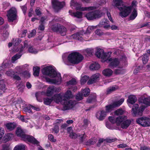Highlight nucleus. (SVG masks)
Returning <instances> with one entry per match:
<instances>
[{"instance_id":"obj_1","label":"nucleus","mask_w":150,"mask_h":150,"mask_svg":"<svg viewBox=\"0 0 150 150\" xmlns=\"http://www.w3.org/2000/svg\"><path fill=\"white\" fill-rule=\"evenodd\" d=\"M42 73L44 75H47L51 78L45 77L44 78H42L43 80H45L47 82L50 83L59 85L62 81L61 74L60 73L55 71L52 67L49 66L45 67L42 70Z\"/></svg>"},{"instance_id":"obj_2","label":"nucleus","mask_w":150,"mask_h":150,"mask_svg":"<svg viewBox=\"0 0 150 150\" xmlns=\"http://www.w3.org/2000/svg\"><path fill=\"white\" fill-rule=\"evenodd\" d=\"M122 0H113L115 6L117 7L119 10L121 11L119 13L122 17H125L129 15L131 12L132 7L126 6L123 5Z\"/></svg>"},{"instance_id":"obj_3","label":"nucleus","mask_w":150,"mask_h":150,"mask_svg":"<svg viewBox=\"0 0 150 150\" xmlns=\"http://www.w3.org/2000/svg\"><path fill=\"white\" fill-rule=\"evenodd\" d=\"M62 98L59 95H56L54 97V99L56 103H60L63 105V108L64 110L72 108L76 103L75 101L69 100H62Z\"/></svg>"},{"instance_id":"obj_4","label":"nucleus","mask_w":150,"mask_h":150,"mask_svg":"<svg viewBox=\"0 0 150 150\" xmlns=\"http://www.w3.org/2000/svg\"><path fill=\"white\" fill-rule=\"evenodd\" d=\"M16 134L18 137H20L22 140L26 142H28L38 145L39 142L32 136L25 134L23 129L20 127L17 128L16 131Z\"/></svg>"},{"instance_id":"obj_5","label":"nucleus","mask_w":150,"mask_h":150,"mask_svg":"<svg viewBox=\"0 0 150 150\" xmlns=\"http://www.w3.org/2000/svg\"><path fill=\"white\" fill-rule=\"evenodd\" d=\"M83 57L79 53L73 52L69 54L68 57V61L73 64H77L83 59Z\"/></svg>"},{"instance_id":"obj_6","label":"nucleus","mask_w":150,"mask_h":150,"mask_svg":"<svg viewBox=\"0 0 150 150\" xmlns=\"http://www.w3.org/2000/svg\"><path fill=\"white\" fill-rule=\"evenodd\" d=\"M111 54V52H109L105 53L103 49L97 48L95 54L97 57L101 59L102 62H105L110 57Z\"/></svg>"},{"instance_id":"obj_7","label":"nucleus","mask_w":150,"mask_h":150,"mask_svg":"<svg viewBox=\"0 0 150 150\" xmlns=\"http://www.w3.org/2000/svg\"><path fill=\"white\" fill-rule=\"evenodd\" d=\"M136 122L139 125L143 127H148L150 126V118L146 117L143 116L137 118Z\"/></svg>"},{"instance_id":"obj_8","label":"nucleus","mask_w":150,"mask_h":150,"mask_svg":"<svg viewBox=\"0 0 150 150\" xmlns=\"http://www.w3.org/2000/svg\"><path fill=\"white\" fill-rule=\"evenodd\" d=\"M139 108V105L137 104H135L133 106L132 112L134 115H141L146 107L142 105Z\"/></svg>"},{"instance_id":"obj_9","label":"nucleus","mask_w":150,"mask_h":150,"mask_svg":"<svg viewBox=\"0 0 150 150\" xmlns=\"http://www.w3.org/2000/svg\"><path fill=\"white\" fill-rule=\"evenodd\" d=\"M71 6L72 7L73 6L75 7L76 10L81 11L91 10L96 8L94 6H90L88 7H82L81 4L75 3L74 0H71Z\"/></svg>"},{"instance_id":"obj_10","label":"nucleus","mask_w":150,"mask_h":150,"mask_svg":"<svg viewBox=\"0 0 150 150\" xmlns=\"http://www.w3.org/2000/svg\"><path fill=\"white\" fill-rule=\"evenodd\" d=\"M124 99L122 98L118 101H115L111 104L106 106V111H105L106 112V114H107L108 113L111 112L113 110L114 108L121 105L124 102Z\"/></svg>"},{"instance_id":"obj_11","label":"nucleus","mask_w":150,"mask_h":150,"mask_svg":"<svg viewBox=\"0 0 150 150\" xmlns=\"http://www.w3.org/2000/svg\"><path fill=\"white\" fill-rule=\"evenodd\" d=\"M52 30L54 32L59 33L62 35L66 34L67 29L63 26L59 24H55L51 27Z\"/></svg>"},{"instance_id":"obj_12","label":"nucleus","mask_w":150,"mask_h":150,"mask_svg":"<svg viewBox=\"0 0 150 150\" xmlns=\"http://www.w3.org/2000/svg\"><path fill=\"white\" fill-rule=\"evenodd\" d=\"M102 15V13L100 11H96L86 14L85 17L88 20H93L100 17Z\"/></svg>"},{"instance_id":"obj_13","label":"nucleus","mask_w":150,"mask_h":150,"mask_svg":"<svg viewBox=\"0 0 150 150\" xmlns=\"http://www.w3.org/2000/svg\"><path fill=\"white\" fill-rule=\"evenodd\" d=\"M120 119V124L119 126H120L123 129H126L128 127L131 123V121L129 119H127V116L125 115L121 116Z\"/></svg>"},{"instance_id":"obj_14","label":"nucleus","mask_w":150,"mask_h":150,"mask_svg":"<svg viewBox=\"0 0 150 150\" xmlns=\"http://www.w3.org/2000/svg\"><path fill=\"white\" fill-rule=\"evenodd\" d=\"M105 62L109 64V67L112 69L119 67L120 66L119 60L117 58H109Z\"/></svg>"},{"instance_id":"obj_15","label":"nucleus","mask_w":150,"mask_h":150,"mask_svg":"<svg viewBox=\"0 0 150 150\" xmlns=\"http://www.w3.org/2000/svg\"><path fill=\"white\" fill-rule=\"evenodd\" d=\"M17 11L14 8H12L8 11L7 16L9 21H13L16 18Z\"/></svg>"},{"instance_id":"obj_16","label":"nucleus","mask_w":150,"mask_h":150,"mask_svg":"<svg viewBox=\"0 0 150 150\" xmlns=\"http://www.w3.org/2000/svg\"><path fill=\"white\" fill-rule=\"evenodd\" d=\"M52 3L54 8L56 10L60 9L65 5L64 2H60L58 0H52Z\"/></svg>"},{"instance_id":"obj_17","label":"nucleus","mask_w":150,"mask_h":150,"mask_svg":"<svg viewBox=\"0 0 150 150\" xmlns=\"http://www.w3.org/2000/svg\"><path fill=\"white\" fill-rule=\"evenodd\" d=\"M100 77V75L99 73H96L93 75L88 81L87 83L88 84H91L95 83L99 79Z\"/></svg>"},{"instance_id":"obj_18","label":"nucleus","mask_w":150,"mask_h":150,"mask_svg":"<svg viewBox=\"0 0 150 150\" xmlns=\"http://www.w3.org/2000/svg\"><path fill=\"white\" fill-rule=\"evenodd\" d=\"M56 95H59L61 98H62V100H68V99L71 98L73 97V95L71 91L69 90L67 91L64 94L60 93Z\"/></svg>"},{"instance_id":"obj_19","label":"nucleus","mask_w":150,"mask_h":150,"mask_svg":"<svg viewBox=\"0 0 150 150\" xmlns=\"http://www.w3.org/2000/svg\"><path fill=\"white\" fill-rule=\"evenodd\" d=\"M107 115L106 112L104 110H100L96 114V118L99 120L101 121L104 119Z\"/></svg>"},{"instance_id":"obj_20","label":"nucleus","mask_w":150,"mask_h":150,"mask_svg":"<svg viewBox=\"0 0 150 150\" xmlns=\"http://www.w3.org/2000/svg\"><path fill=\"white\" fill-rule=\"evenodd\" d=\"M60 89L59 88H55L54 86H50L47 88V90L46 94L49 96L52 95L55 92H59Z\"/></svg>"},{"instance_id":"obj_21","label":"nucleus","mask_w":150,"mask_h":150,"mask_svg":"<svg viewBox=\"0 0 150 150\" xmlns=\"http://www.w3.org/2000/svg\"><path fill=\"white\" fill-rule=\"evenodd\" d=\"M109 23V21L108 20L104 19L100 22L99 26L103 27L105 29H109L110 28V26Z\"/></svg>"},{"instance_id":"obj_22","label":"nucleus","mask_w":150,"mask_h":150,"mask_svg":"<svg viewBox=\"0 0 150 150\" xmlns=\"http://www.w3.org/2000/svg\"><path fill=\"white\" fill-rule=\"evenodd\" d=\"M139 101L140 103L144 104L146 106H150V96L142 97L139 99Z\"/></svg>"},{"instance_id":"obj_23","label":"nucleus","mask_w":150,"mask_h":150,"mask_svg":"<svg viewBox=\"0 0 150 150\" xmlns=\"http://www.w3.org/2000/svg\"><path fill=\"white\" fill-rule=\"evenodd\" d=\"M120 116L117 117L114 116H110L108 117L109 121L112 123H116L117 125L119 126L120 122Z\"/></svg>"},{"instance_id":"obj_24","label":"nucleus","mask_w":150,"mask_h":150,"mask_svg":"<svg viewBox=\"0 0 150 150\" xmlns=\"http://www.w3.org/2000/svg\"><path fill=\"white\" fill-rule=\"evenodd\" d=\"M76 81L75 79H72L69 81L67 82V84L69 86H71V89L73 91H75L77 89V88L74 85L76 84Z\"/></svg>"},{"instance_id":"obj_25","label":"nucleus","mask_w":150,"mask_h":150,"mask_svg":"<svg viewBox=\"0 0 150 150\" xmlns=\"http://www.w3.org/2000/svg\"><path fill=\"white\" fill-rule=\"evenodd\" d=\"M14 137V135L12 134L11 133H7L5 134L3 138L4 141L5 142H7L12 140Z\"/></svg>"},{"instance_id":"obj_26","label":"nucleus","mask_w":150,"mask_h":150,"mask_svg":"<svg viewBox=\"0 0 150 150\" xmlns=\"http://www.w3.org/2000/svg\"><path fill=\"white\" fill-rule=\"evenodd\" d=\"M137 100V98L135 96L131 95L129 96L127 102L129 103L133 104Z\"/></svg>"},{"instance_id":"obj_27","label":"nucleus","mask_w":150,"mask_h":150,"mask_svg":"<svg viewBox=\"0 0 150 150\" xmlns=\"http://www.w3.org/2000/svg\"><path fill=\"white\" fill-rule=\"evenodd\" d=\"M6 128L10 131L13 130L16 127V124L14 122H9L6 124Z\"/></svg>"},{"instance_id":"obj_28","label":"nucleus","mask_w":150,"mask_h":150,"mask_svg":"<svg viewBox=\"0 0 150 150\" xmlns=\"http://www.w3.org/2000/svg\"><path fill=\"white\" fill-rule=\"evenodd\" d=\"M69 13L71 16L78 18H81L82 17V13L81 12H77L76 13L72 12V11L69 10Z\"/></svg>"},{"instance_id":"obj_29","label":"nucleus","mask_w":150,"mask_h":150,"mask_svg":"<svg viewBox=\"0 0 150 150\" xmlns=\"http://www.w3.org/2000/svg\"><path fill=\"white\" fill-rule=\"evenodd\" d=\"M113 73L112 71L110 69H106L103 71V75L106 76H110L112 75Z\"/></svg>"},{"instance_id":"obj_30","label":"nucleus","mask_w":150,"mask_h":150,"mask_svg":"<svg viewBox=\"0 0 150 150\" xmlns=\"http://www.w3.org/2000/svg\"><path fill=\"white\" fill-rule=\"evenodd\" d=\"M100 65L96 62H94L90 66V69L92 70H98L100 68Z\"/></svg>"},{"instance_id":"obj_31","label":"nucleus","mask_w":150,"mask_h":150,"mask_svg":"<svg viewBox=\"0 0 150 150\" xmlns=\"http://www.w3.org/2000/svg\"><path fill=\"white\" fill-rule=\"evenodd\" d=\"M81 35H82L79 33H76L72 35L71 36V38L81 41L82 40Z\"/></svg>"},{"instance_id":"obj_32","label":"nucleus","mask_w":150,"mask_h":150,"mask_svg":"<svg viewBox=\"0 0 150 150\" xmlns=\"http://www.w3.org/2000/svg\"><path fill=\"white\" fill-rule=\"evenodd\" d=\"M47 18H45V17H42L41 19V22L42 23L40 25L38 29L41 30H44L45 27L44 25H43V23L45 22V21L47 20H47H46Z\"/></svg>"},{"instance_id":"obj_33","label":"nucleus","mask_w":150,"mask_h":150,"mask_svg":"<svg viewBox=\"0 0 150 150\" xmlns=\"http://www.w3.org/2000/svg\"><path fill=\"white\" fill-rule=\"evenodd\" d=\"M96 100V95L94 94L93 96H91L88 97L87 102L88 103H91L95 102Z\"/></svg>"},{"instance_id":"obj_34","label":"nucleus","mask_w":150,"mask_h":150,"mask_svg":"<svg viewBox=\"0 0 150 150\" xmlns=\"http://www.w3.org/2000/svg\"><path fill=\"white\" fill-rule=\"evenodd\" d=\"M23 111L25 113H33L32 111V105H28L27 106L25 107L23 109Z\"/></svg>"},{"instance_id":"obj_35","label":"nucleus","mask_w":150,"mask_h":150,"mask_svg":"<svg viewBox=\"0 0 150 150\" xmlns=\"http://www.w3.org/2000/svg\"><path fill=\"white\" fill-rule=\"evenodd\" d=\"M126 113V111L122 110V109H119L114 112L115 115H119L125 114Z\"/></svg>"},{"instance_id":"obj_36","label":"nucleus","mask_w":150,"mask_h":150,"mask_svg":"<svg viewBox=\"0 0 150 150\" xmlns=\"http://www.w3.org/2000/svg\"><path fill=\"white\" fill-rule=\"evenodd\" d=\"M55 95H54L52 97V99L49 98H45L44 99V104L46 105H49L51 103L52 101V100H54V102H55L54 99V97Z\"/></svg>"},{"instance_id":"obj_37","label":"nucleus","mask_w":150,"mask_h":150,"mask_svg":"<svg viewBox=\"0 0 150 150\" xmlns=\"http://www.w3.org/2000/svg\"><path fill=\"white\" fill-rule=\"evenodd\" d=\"M94 52V50L91 48L87 49L84 52V54L86 56H89L92 55Z\"/></svg>"},{"instance_id":"obj_38","label":"nucleus","mask_w":150,"mask_h":150,"mask_svg":"<svg viewBox=\"0 0 150 150\" xmlns=\"http://www.w3.org/2000/svg\"><path fill=\"white\" fill-rule=\"evenodd\" d=\"M25 145L22 144H20L16 145L13 149V150H25Z\"/></svg>"},{"instance_id":"obj_39","label":"nucleus","mask_w":150,"mask_h":150,"mask_svg":"<svg viewBox=\"0 0 150 150\" xmlns=\"http://www.w3.org/2000/svg\"><path fill=\"white\" fill-rule=\"evenodd\" d=\"M81 93L82 95L86 96L89 94L90 90L88 88H86L84 89H83L81 91Z\"/></svg>"},{"instance_id":"obj_40","label":"nucleus","mask_w":150,"mask_h":150,"mask_svg":"<svg viewBox=\"0 0 150 150\" xmlns=\"http://www.w3.org/2000/svg\"><path fill=\"white\" fill-rule=\"evenodd\" d=\"M137 10L134 8L133 11L130 17V19L133 20L137 17Z\"/></svg>"},{"instance_id":"obj_41","label":"nucleus","mask_w":150,"mask_h":150,"mask_svg":"<svg viewBox=\"0 0 150 150\" xmlns=\"http://www.w3.org/2000/svg\"><path fill=\"white\" fill-rule=\"evenodd\" d=\"M89 77L87 76L84 75L82 74L81 76V84H83L85 83L87 80L88 79Z\"/></svg>"},{"instance_id":"obj_42","label":"nucleus","mask_w":150,"mask_h":150,"mask_svg":"<svg viewBox=\"0 0 150 150\" xmlns=\"http://www.w3.org/2000/svg\"><path fill=\"white\" fill-rule=\"evenodd\" d=\"M33 74L35 76H38L39 75L40 71V68L36 67H34L33 69Z\"/></svg>"},{"instance_id":"obj_43","label":"nucleus","mask_w":150,"mask_h":150,"mask_svg":"<svg viewBox=\"0 0 150 150\" xmlns=\"http://www.w3.org/2000/svg\"><path fill=\"white\" fill-rule=\"evenodd\" d=\"M117 88V87H115L113 86L109 87L107 90V94L110 93L112 92L115 91Z\"/></svg>"},{"instance_id":"obj_44","label":"nucleus","mask_w":150,"mask_h":150,"mask_svg":"<svg viewBox=\"0 0 150 150\" xmlns=\"http://www.w3.org/2000/svg\"><path fill=\"white\" fill-rule=\"evenodd\" d=\"M96 26H89L88 28L86 31V34H88L92 32L93 31V30L96 29Z\"/></svg>"},{"instance_id":"obj_45","label":"nucleus","mask_w":150,"mask_h":150,"mask_svg":"<svg viewBox=\"0 0 150 150\" xmlns=\"http://www.w3.org/2000/svg\"><path fill=\"white\" fill-rule=\"evenodd\" d=\"M21 54H16L12 58V61L14 62L16 60L19 59L21 56Z\"/></svg>"},{"instance_id":"obj_46","label":"nucleus","mask_w":150,"mask_h":150,"mask_svg":"<svg viewBox=\"0 0 150 150\" xmlns=\"http://www.w3.org/2000/svg\"><path fill=\"white\" fill-rule=\"evenodd\" d=\"M106 12L107 16L109 18V19L112 22H113L112 19L111 17L110 13L107 10L106 8H104L103 9V13H105Z\"/></svg>"},{"instance_id":"obj_47","label":"nucleus","mask_w":150,"mask_h":150,"mask_svg":"<svg viewBox=\"0 0 150 150\" xmlns=\"http://www.w3.org/2000/svg\"><path fill=\"white\" fill-rule=\"evenodd\" d=\"M59 131V127L58 125H56L52 129V132L53 133L54 132L57 134L58 133Z\"/></svg>"},{"instance_id":"obj_48","label":"nucleus","mask_w":150,"mask_h":150,"mask_svg":"<svg viewBox=\"0 0 150 150\" xmlns=\"http://www.w3.org/2000/svg\"><path fill=\"white\" fill-rule=\"evenodd\" d=\"M21 40L20 39H13V43L14 46H17L21 42Z\"/></svg>"},{"instance_id":"obj_49","label":"nucleus","mask_w":150,"mask_h":150,"mask_svg":"<svg viewBox=\"0 0 150 150\" xmlns=\"http://www.w3.org/2000/svg\"><path fill=\"white\" fill-rule=\"evenodd\" d=\"M148 57L146 54H144L142 56V60L144 64H146L148 62Z\"/></svg>"},{"instance_id":"obj_50","label":"nucleus","mask_w":150,"mask_h":150,"mask_svg":"<svg viewBox=\"0 0 150 150\" xmlns=\"http://www.w3.org/2000/svg\"><path fill=\"white\" fill-rule=\"evenodd\" d=\"M28 65L27 64H25L24 65H21L20 66H17L16 67V69L18 71L20 72L21 71L22 69L24 68L25 67H27Z\"/></svg>"},{"instance_id":"obj_51","label":"nucleus","mask_w":150,"mask_h":150,"mask_svg":"<svg viewBox=\"0 0 150 150\" xmlns=\"http://www.w3.org/2000/svg\"><path fill=\"white\" fill-rule=\"evenodd\" d=\"M28 50L29 52L30 53L35 54L38 52V51L37 50L35 49H34L32 47H29Z\"/></svg>"},{"instance_id":"obj_52","label":"nucleus","mask_w":150,"mask_h":150,"mask_svg":"<svg viewBox=\"0 0 150 150\" xmlns=\"http://www.w3.org/2000/svg\"><path fill=\"white\" fill-rule=\"evenodd\" d=\"M36 31L35 30H33L28 35V38H31L34 37L36 34Z\"/></svg>"},{"instance_id":"obj_53","label":"nucleus","mask_w":150,"mask_h":150,"mask_svg":"<svg viewBox=\"0 0 150 150\" xmlns=\"http://www.w3.org/2000/svg\"><path fill=\"white\" fill-rule=\"evenodd\" d=\"M6 74L8 76L12 77L13 75H14V72L12 70H10L7 71Z\"/></svg>"},{"instance_id":"obj_54","label":"nucleus","mask_w":150,"mask_h":150,"mask_svg":"<svg viewBox=\"0 0 150 150\" xmlns=\"http://www.w3.org/2000/svg\"><path fill=\"white\" fill-rule=\"evenodd\" d=\"M83 96L82 95L81 93H78L76 95V98L78 100H81L83 99Z\"/></svg>"},{"instance_id":"obj_55","label":"nucleus","mask_w":150,"mask_h":150,"mask_svg":"<svg viewBox=\"0 0 150 150\" xmlns=\"http://www.w3.org/2000/svg\"><path fill=\"white\" fill-rule=\"evenodd\" d=\"M5 133V131L4 128L0 127V139L3 137Z\"/></svg>"},{"instance_id":"obj_56","label":"nucleus","mask_w":150,"mask_h":150,"mask_svg":"<svg viewBox=\"0 0 150 150\" xmlns=\"http://www.w3.org/2000/svg\"><path fill=\"white\" fill-rule=\"evenodd\" d=\"M49 139L52 142H55L56 141V139H54L53 135L51 134H50L48 136Z\"/></svg>"},{"instance_id":"obj_57","label":"nucleus","mask_w":150,"mask_h":150,"mask_svg":"<svg viewBox=\"0 0 150 150\" xmlns=\"http://www.w3.org/2000/svg\"><path fill=\"white\" fill-rule=\"evenodd\" d=\"M2 150H10L8 145L4 144L2 145Z\"/></svg>"},{"instance_id":"obj_58","label":"nucleus","mask_w":150,"mask_h":150,"mask_svg":"<svg viewBox=\"0 0 150 150\" xmlns=\"http://www.w3.org/2000/svg\"><path fill=\"white\" fill-rule=\"evenodd\" d=\"M19 119L22 122H27L28 120V119L27 118H24V117L23 116H21L19 117Z\"/></svg>"},{"instance_id":"obj_59","label":"nucleus","mask_w":150,"mask_h":150,"mask_svg":"<svg viewBox=\"0 0 150 150\" xmlns=\"http://www.w3.org/2000/svg\"><path fill=\"white\" fill-rule=\"evenodd\" d=\"M69 136L72 139H75L77 137V135L76 133L73 132L70 133Z\"/></svg>"},{"instance_id":"obj_60","label":"nucleus","mask_w":150,"mask_h":150,"mask_svg":"<svg viewBox=\"0 0 150 150\" xmlns=\"http://www.w3.org/2000/svg\"><path fill=\"white\" fill-rule=\"evenodd\" d=\"M120 67V69H116L115 70V72L116 74H120L122 73V70L121 68V67Z\"/></svg>"},{"instance_id":"obj_61","label":"nucleus","mask_w":150,"mask_h":150,"mask_svg":"<svg viewBox=\"0 0 150 150\" xmlns=\"http://www.w3.org/2000/svg\"><path fill=\"white\" fill-rule=\"evenodd\" d=\"M23 74L24 75V76L26 78L29 77L30 75V73L28 71L24 72Z\"/></svg>"},{"instance_id":"obj_62","label":"nucleus","mask_w":150,"mask_h":150,"mask_svg":"<svg viewBox=\"0 0 150 150\" xmlns=\"http://www.w3.org/2000/svg\"><path fill=\"white\" fill-rule=\"evenodd\" d=\"M88 124V121L86 119L84 120L83 121V127L84 128H86Z\"/></svg>"},{"instance_id":"obj_63","label":"nucleus","mask_w":150,"mask_h":150,"mask_svg":"<svg viewBox=\"0 0 150 150\" xmlns=\"http://www.w3.org/2000/svg\"><path fill=\"white\" fill-rule=\"evenodd\" d=\"M0 89L3 91V92L6 90L5 85L4 84H0Z\"/></svg>"},{"instance_id":"obj_64","label":"nucleus","mask_w":150,"mask_h":150,"mask_svg":"<svg viewBox=\"0 0 150 150\" xmlns=\"http://www.w3.org/2000/svg\"><path fill=\"white\" fill-rule=\"evenodd\" d=\"M128 146L126 144H122L117 145V147L118 148H124L127 147Z\"/></svg>"}]
</instances>
